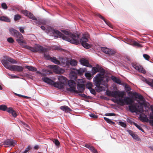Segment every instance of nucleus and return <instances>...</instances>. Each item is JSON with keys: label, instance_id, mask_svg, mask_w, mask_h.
Returning <instances> with one entry per match:
<instances>
[{"label": "nucleus", "instance_id": "7", "mask_svg": "<svg viewBox=\"0 0 153 153\" xmlns=\"http://www.w3.org/2000/svg\"><path fill=\"white\" fill-rule=\"evenodd\" d=\"M8 62L11 63H17L16 61L9 57L7 56L4 57V59L2 60L1 62L4 66L7 69L8 68L7 66L9 67L11 66L12 65H10Z\"/></svg>", "mask_w": 153, "mask_h": 153}, {"label": "nucleus", "instance_id": "15", "mask_svg": "<svg viewBox=\"0 0 153 153\" xmlns=\"http://www.w3.org/2000/svg\"><path fill=\"white\" fill-rule=\"evenodd\" d=\"M80 63L86 67L91 68L92 66L89 63L88 61L84 58H81L79 60Z\"/></svg>", "mask_w": 153, "mask_h": 153}, {"label": "nucleus", "instance_id": "4", "mask_svg": "<svg viewBox=\"0 0 153 153\" xmlns=\"http://www.w3.org/2000/svg\"><path fill=\"white\" fill-rule=\"evenodd\" d=\"M24 47L25 48L30 50L33 52L39 51L40 53H42L44 55V58L46 59L49 60L51 58L48 54V50L39 45H36L33 47L28 46H25Z\"/></svg>", "mask_w": 153, "mask_h": 153}, {"label": "nucleus", "instance_id": "42", "mask_svg": "<svg viewBox=\"0 0 153 153\" xmlns=\"http://www.w3.org/2000/svg\"><path fill=\"white\" fill-rule=\"evenodd\" d=\"M7 42L10 43H12L14 42V40L12 37H9L7 38Z\"/></svg>", "mask_w": 153, "mask_h": 153}, {"label": "nucleus", "instance_id": "60", "mask_svg": "<svg viewBox=\"0 0 153 153\" xmlns=\"http://www.w3.org/2000/svg\"><path fill=\"white\" fill-rule=\"evenodd\" d=\"M147 108V109H146V111H145L146 112H148L149 111V108Z\"/></svg>", "mask_w": 153, "mask_h": 153}, {"label": "nucleus", "instance_id": "43", "mask_svg": "<svg viewBox=\"0 0 153 153\" xmlns=\"http://www.w3.org/2000/svg\"><path fill=\"white\" fill-rule=\"evenodd\" d=\"M132 137L133 139L136 140H139V138H138L137 135L135 134H134Z\"/></svg>", "mask_w": 153, "mask_h": 153}, {"label": "nucleus", "instance_id": "26", "mask_svg": "<svg viewBox=\"0 0 153 153\" xmlns=\"http://www.w3.org/2000/svg\"><path fill=\"white\" fill-rule=\"evenodd\" d=\"M143 120L145 121H149V122L150 123V125L152 126L153 127V120H149L147 116L145 115L143 117Z\"/></svg>", "mask_w": 153, "mask_h": 153}, {"label": "nucleus", "instance_id": "11", "mask_svg": "<svg viewBox=\"0 0 153 153\" xmlns=\"http://www.w3.org/2000/svg\"><path fill=\"white\" fill-rule=\"evenodd\" d=\"M50 66L51 68L54 70V72L57 74H60L63 73L65 71L63 69L60 68L58 66L50 65Z\"/></svg>", "mask_w": 153, "mask_h": 153}, {"label": "nucleus", "instance_id": "1", "mask_svg": "<svg viewBox=\"0 0 153 153\" xmlns=\"http://www.w3.org/2000/svg\"><path fill=\"white\" fill-rule=\"evenodd\" d=\"M106 94L108 96L115 98L118 103L121 105H129V109L132 112L142 113L144 111L143 106L144 103L143 97L141 95L139 94L136 92H134L133 95L136 96V97L138 99V100H135L139 104L138 105L137 103L134 104V101L129 97H126L123 99L125 94V92L123 91H106Z\"/></svg>", "mask_w": 153, "mask_h": 153}, {"label": "nucleus", "instance_id": "35", "mask_svg": "<svg viewBox=\"0 0 153 153\" xmlns=\"http://www.w3.org/2000/svg\"><path fill=\"white\" fill-rule=\"evenodd\" d=\"M93 86L91 82H88L87 83L86 85V87L88 89H90L92 88V87Z\"/></svg>", "mask_w": 153, "mask_h": 153}, {"label": "nucleus", "instance_id": "40", "mask_svg": "<svg viewBox=\"0 0 153 153\" xmlns=\"http://www.w3.org/2000/svg\"><path fill=\"white\" fill-rule=\"evenodd\" d=\"M104 119L105 120L107 123H114V122L110 120L109 119L107 118L106 117H104Z\"/></svg>", "mask_w": 153, "mask_h": 153}, {"label": "nucleus", "instance_id": "63", "mask_svg": "<svg viewBox=\"0 0 153 153\" xmlns=\"http://www.w3.org/2000/svg\"><path fill=\"white\" fill-rule=\"evenodd\" d=\"M2 88L0 85V90H2Z\"/></svg>", "mask_w": 153, "mask_h": 153}, {"label": "nucleus", "instance_id": "24", "mask_svg": "<svg viewBox=\"0 0 153 153\" xmlns=\"http://www.w3.org/2000/svg\"><path fill=\"white\" fill-rule=\"evenodd\" d=\"M111 79L114 82L120 85H121V81L119 79L116 77L112 76Z\"/></svg>", "mask_w": 153, "mask_h": 153}, {"label": "nucleus", "instance_id": "49", "mask_svg": "<svg viewBox=\"0 0 153 153\" xmlns=\"http://www.w3.org/2000/svg\"><path fill=\"white\" fill-rule=\"evenodd\" d=\"M152 113H150L149 115V118L150 119L153 120V108L152 109Z\"/></svg>", "mask_w": 153, "mask_h": 153}, {"label": "nucleus", "instance_id": "52", "mask_svg": "<svg viewBox=\"0 0 153 153\" xmlns=\"http://www.w3.org/2000/svg\"><path fill=\"white\" fill-rule=\"evenodd\" d=\"M127 131L129 133V134L131 135V136H132L133 134H134L133 132L132 131L130 130H127Z\"/></svg>", "mask_w": 153, "mask_h": 153}, {"label": "nucleus", "instance_id": "64", "mask_svg": "<svg viewBox=\"0 0 153 153\" xmlns=\"http://www.w3.org/2000/svg\"><path fill=\"white\" fill-rule=\"evenodd\" d=\"M34 147L36 149L37 148H38V146H35Z\"/></svg>", "mask_w": 153, "mask_h": 153}, {"label": "nucleus", "instance_id": "53", "mask_svg": "<svg viewBox=\"0 0 153 153\" xmlns=\"http://www.w3.org/2000/svg\"><path fill=\"white\" fill-rule=\"evenodd\" d=\"M7 75L9 76L10 78H14V75L13 74H7Z\"/></svg>", "mask_w": 153, "mask_h": 153}, {"label": "nucleus", "instance_id": "10", "mask_svg": "<svg viewBox=\"0 0 153 153\" xmlns=\"http://www.w3.org/2000/svg\"><path fill=\"white\" fill-rule=\"evenodd\" d=\"M7 69L12 71H16L18 72H22L23 71V68L22 66L17 65H13L11 66L7 67Z\"/></svg>", "mask_w": 153, "mask_h": 153}, {"label": "nucleus", "instance_id": "41", "mask_svg": "<svg viewBox=\"0 0 153 153\" xmlns=\"http://www.w3.org/2000/svg\"><path fill=\"white\" fill-rule=\"evenodd\" d=\"M143 57L145 58V59L147 60H149L150 56L149 55L146 54H144L143 55Z\"/></svg>", "mask_w": 153, "mask_h": 153}, {"label": "nucleus", "instance_id": "17", "mask_svg": "<svg viewBox=\"0 0 153 153\" xmlns=\"http://www.w3.org/2000/svg\"><path fill=\"white\" fill-rule=\"evenodd\" d=\"M65 84V83L62 82H54L53 86L59 89H61L64 88Z\"/></svg>", "mask_w": 153, "mask_h": 153}, {"label": "nucleus", "instance_id": "55", "mask_svg": "<svg viewBox=\"0 0 153 153\" xmlns=\"http://www.w3.org/2000/svg\"><path fill=\"white\" fill-rule=\"evenodd\" d=\"M98 16L99 17H100V18L101 19H102V20H103V21H105V19H104L103 18V17L102 16H101V15H100V14H98Z\"/></svg>", "mask_w": 153, "mask_h": 153}, {"label": "nucleus", "instance_id": "54", "mask_svg": "<svg viewBox=\"0 0 153 153\" xmlns=\"http://www.w3.org/2000/svg\"><path fill=\"white\" fill-rule=\"evenodd\" d=\"M30 149V148L29 147H27L23 152V153H26Z\"/></svg>", "mask_w": 153, "mask_h": 153}, {"label": "nucleus", "instance_id": "23", "mask_svg": "<svg viewBox=\"0 0 153 153\" xmlns=\"http://www.w3.org/2000/svg\"><path fill=\"white\" fill-rule=\"evenodd\" d=\"M60 108L61 109L65 112H68L71 111V109L69 107L66 105L61 106Z\"/></svg>", "mask_w": 153, "mask_h": 153}, {"label": "nucleus", "instance_id": "5", "mask_svg": "<svg viewBox=\"0 0 153 153\" xmlns=\"http://www.w3.org/2000/svg\"><path fill=\"white\" fill-rule=\"evenodd\" d=\"M69 76L71 79L68 82V85L69 87V88H67V90L68 91L71 92H76V84L75 82H77L76 79H77V74L74 72L71 71L69 74Z\"/></svg>", "mask_w": 153, "mask_h": 153}, {"label": "nucleus", "instance_id": "32", "mask_svg": "<svg viewBox=\"0 0 153 153\" xmlns=\"http://www.w3.org/2000/svg\"><path fill=\"white\" fill-rule=\"evenodd\" d=\"M86 77L88 79H90L91 78V74L90 72H86L85 74Z\"/></svg>", "mask_w": 153, "mask_h": 153}, {"label": "nucleus", "instance_id": "25", "mask_svg": "<svg viewBox=\"0 0 153 153\" xmlns=\"http://www.w3.org/2000/svg\"><path fill=\"white\" fill-rule=\"evenodd\" d=\"M25 68L28 69L29 71H37L36 68L31 66H26Z\"/></svg>", "mask_w": 153, "mask_h": 153}, {"label": "nucleus", "instance_id": "20", "mask_svg": "<svg viewBox=\"0 0 153 153\" xmlns=\"http://www.w3.org/2000/svg\"><path fill=\"white\" fill-rule=\"evenodd\" d=\"M50 72L46 70H43L42 71H36V73L38 74L41 75L43 76H46L47 74H49Z\"/></svg>", "mask_w": 153, "mask_h": 153}, {"label": "nucleus", "instance_id": "45", "mask_svg": "<svg viewBox=\"0 0 153 153\" xmlns=\"http://www.w3.org/2000/svg\"><path fill=\"white\" fill-rule=\"evenodd\" d=\"M1 7L3 8L4 9H6L7 8V7L5 3H2L1 4Z\"/></svg>", "mask_w": 153, "mask_h": 153}, {"label": "nucleus", "instance_id": "30", "mask_svg": "<svg viewBox=\"0 0 153 153\" xmlns=\"http://www.w3.org/2000/svg\"><path fill=\"white\" fill-rule=\"evenodd\" d=\"M98 68L96 67H92L91 71L93 74H95L97 72L99 71V67L98 65L97 66Z\"/></svg>", "mask_w": 153, "mask_h": 153}, {"label": "nucleus", "instance_id": "27", "mask_svg": "<svg viewBox=\"0 0 153 153\" xmlns=\"http://www.w3.org/2000/svg\"><path fill=\"white\" fill-rule=\"evenodd\" d=\"M0 20L7 22L10 21V19L8 17L5 16L0 17Z\"/></svg>", "mask_w": 153, "mask_h": 153}, {"label": "nucleus", "instance_id": "37", "mask_svg": "<svg viewBox=\"0 0 153 153\" xmlns=\"http://www.w3.org/2000/svg\"><path fill=\"white\" fill-rule=\"evenodd\" d=\"M118 124L124 128H126V123L120 121L118 122Z\"/></svg>", "mask_w": 153, "mask_h": 153}, {"label": "nucleus", "instance_id": "39", "mask_svg": "<svg viewBox=\"0 0 153 153\" xmlns=\"http://www.w3.org/2000/svg\"><path fill=\"white\" fill-rule=\"evenodd\" d=\"M89 115L92 118L96 119L98 117V116L97 115L92 113L89 114Z\"/></svg>", "mask_w": 153, "mask_h": 153}, {"label": "nucleus", "instance_id": "51", "mask_svg": "<svg viewBox=\"0 0 153 153\" xmlns=\"http://www.w3.org/2000/svg\"><path fill=\"white\" fill-rule=\"evenodd\" d=\"M19 29L21 32L23 33L24 32V28L23 27H19Z\"/></svg>", "mask_w": 153, "mask_h": 153}, {"label": "nucleus", "instance_id": "33", "mask_svg": "<svg viewBox=\"0 0 153 153\" xmlns=\"http://www.w3.org/2000/svg\"><path fill=\"white\" fill-rule=\"evenodd\" d=\"M86 71L85 68H80L78 70L77 72L78 73L82 74Z\"/></svg>", "mask_w": 153, "mask_h": 153}, {"label": "nucleus", "instance_id": "28", "mask_svg": "<svg viewBox=\"0 0 153 153\" xmlns=\"http://www.w3.org/2000/svg\"><path fill=\"white\" fill-rule=\"evenodd\" d=\"M69 63L72 66H75L77 65V61L75 60L71 59L69 62Z\"/></svg>", "mask_w": 153, "mask_h": 153}, {"label": "nucleus", "instance_id": "56", "mask_svg": "<svg viewBox=\"0 0 153 153\" xmlns=\"http://www.w3.org/2000/svg\"><path fill=\"white\" fill-rule=\"evenodd\" d=\"M91 146L88 145V144H86L85 145V147L86 148L89 149L90 147Z\"/></svg>", "mask_w": 153, "mask_h": 153}, {"label": "nucleus", "instance_id": "6", "mask_svg": "<svg viewBox=\"0 0 153 153\" xmlns=\"http://www.w3.org/2000/svg\"><path fill=\"white\" fill-rule=\"evenodd\" d=\"M9 31L12 35L18 38L16 40V41L20 45L22 46L24 48H25L24 47L25 46H27L25 45L26 44L25 41L23 39V37L22 35L19 31L13 28H10Z\"/></svg>", "mask_w": 153, "mask_h": 153}, {"label": "nucleus", "instance_id": "21", "mask_svg": "<svg viewBox=\"0 0 153 153\" xmlns=\"http://www.w3.org/2000/svg\"><path fill=\"white\" fill-rule=\"evenodd\" d=\"M129 43L130 45H131L134 46H137L138 47H142V45L138 43L136 41L133 40H131L130 41Z\"/></svg>", "mask_w": 153, "mask_h": 153}, {"label": "nucleus", "instance_id": "57", "mask_svg": "<svg viewBox=\"0 0 153 153\" xmlns=\"http://www.w3.org/2000/svg\"><path fill=\"white\" fill-rule=\"evenodd\" d=\"M108 114V115L109 116H113L115 115V114L113 113H109Z\"/></svg>", "mask_w": 153, "mask_h": 153}, {"label": "nucleus", "instance_id": "13", "mask_svg": "<svg viewBox=\"0 0 153 153\" xmlns=\"http://www.w3.org/2000/svg\"><path fill=\"white\" fill-rule=\"evenodd\" d=\"M101 50L104 53L112 55L115 53V51L113 50L105 47H101Z\"/></svg>", "mask_w": 153, "mask_h": 153}, {"label": "nucleus", "instance_id": "12", "mask_svg": "<svg viewBox=\"0 0 153 153\" xmlns=\"http://www.w3.org/2000/svg\"><path fill=\"white\" fill-rule=\"evenodd\" d=\"M78 83L77 88L79 91L80 92H83L84 90V86L83 85V82L81 79L78 80L77 82Z\"/></svg>", "mask_w": 153, "mask_h": 153}, {"label": "nucleus", "instance_id": "31", "mask_svg": "<svg viewBox=\"0 0 153 153\" xmlns=\"http://www.w3.org/2000/svg\"><path fill=\"white\" fill-rule=\"evenodd\" d=\"M7 106L4 105H0V110L3 111H7Z\"/></svg>", "mask_w": 153, "mask_h": 153}, {"label": "nucleus", "instance_id": "9", "mask_svg": "<svg viewBox=\"0 0 153 153\" xmlns=\"http://www.w3.org/2000/svg\"><path fill=\"white\" fill-rule=\"evenodd\" d=\"M16 143V140L13 139H7L5 140L4 142V145L6 147H10L12 146H14Z\"/></svg>", "mask_w": 153, "mask_h": 153}, {"label": "nucleus", "instance_id": "38", "mask_svg": "<svg viewBox=\"0 0 153 153\" xmlns=\"http://www.w3.org/2000/svg\"><path fill=\"white\" fill-rule=\"evenodd\" d=\"M89 149L93 153H98L97 150L93 146H91Z\"/></svg>", "mask_w": 153, "mask_h": 153}, {"label": "nucleus", "instance_id": "59", "mask_svg": "<svg viewBox=\"0 0 153 153\" xmlns=\"http://www.w3.org/2000/svg\"><path fill=\"white\" fill-rule=\"evenodd\" d=\"M15 94H16V95H17V96H19V97H22L23 96V95H21V94H16V93Z\"/></svg>", "mask_w": 153, "mask_h": 153}, {"label": "nucleus", "instance_id": "19", "mask_svg": "<svg viewBox=\"0 0 153 153\" xmlns=\"http://www.w3.org/2000/svg\"><path fill=\"white\" fill-rule=\"evenodd\" d=\"M7 112L9 114H11L14 117H16L17 116L16 112L11 107L8 108L7 110Z\"/></svg>", "mask_w": 153, "mask_h": 153}, {"label": "nucleus", "instance_id": "46", "mask_svg": "<svg viewBox=\"0 0 153 153\" xmlns=\"http://www.w3.org/2000/svg\"><path fill=\"white\" fill-rule=\"evenodd\" d=\"M53 141V143L55 144L56 146H58L59 144V142L57 140H54Z\"/></svg>", "mask_w": 153, "mask_h": 153}, {"label": "nucleus", "instance_id": "61", "mask_svg": "<svg viewBox=\"0 0 153 153\" xmlns=\"http://www.w3.org/2000/svg\"><path fill=\"white\" fill-rule=\"evenodd\" d=\"M19 78V77L17 76H16V75H14V78Z\"/></svg>", "mask_w": 153, "mask_h": 153}, {"label": "nucleus", "instance_id": "62", "mask_svg": "<svg viewBox=\"0 0 153 153\" xmlns=\"http://www.w3.org/2000/svg\"><path fill=\"white\" fill-rule=\"evenodd\" d=\"M22 97H25V98H28V97H27V96H22Z\"/></svg>", "mask_w": 153, "mask_h": 153}, {"label": "nucleus", "instance_id": "18", "mask_svg": "<svg viewBox=\"0 0 153 153\" xmlns=\"http://www.w3.org/2000/svg\"><path fill=\"white\" fill-rule=\"evenodd\" d=\"M42 79L44 82L49 85H53L54 84V81L48 77L42 78Z\"/></svg>", "mask_w": 153, "mask_h": 153}, {"label": "nucleus", "instance_id": "50", "mask_svg": "<svg viewBox=\"0 0 153 153\" xmlns=\"http://www.w3.org/2000/svg\"><path fill=\"white\" fill-rule=\"evenodd\" d=\"M105 23L108 25L110 27H112V25L111 24V23L108 22L106 20H105V21H104Z\"/></svg>", "mask_w": 153, "mask_h": 153}, {"label": "nucleus", "instance_id": "58", "mask_svg": "<svg viewBox=\"0 0 153 153\" xmlns=\"http://www.w3.org/2000/svg\"><path fill=\"white\" fill-rule=\"evenodd\" d=\"M23 124L25 127L27 128H29L28 125H27V124H25V123H23Z\"/></svg>", "mask_w": 153, "mask_h": 153}, {"label": "nucleus", "instance_id": "34", "mask_svg": "<svg viewBox=\"0 0 153 153\" xmlns=\"http://www.w3.org/2000/svg\"><path fill=\"white\" fill-rule=\"evenodd\" d=\"M133 124L139 130L143 132H144V131L142 128L141 127L140 125L135 123H133Z\"/></svg>", "mask_w": 153, "mask_h": 153}, {"label": "nucleus", "instance_id": "3", "mask_svg": "<svg viewBox=\"0 0 153 153\" xmlns=\"http://www.w3.org/2000/svg\"><path fill=\"white\" fill-rule=\"evenodd\" d=\"M100 69V73L97 74L93 79L94 84L97 86L96 89L99 92L105 90V87L108 86L107 83L108 80V77L105 75V70L103 69Z\"/></svg>", "mask_w": 153, "mask_h": 153}, {"label": "nucleus", "instance_id": "36", "mask_svg": "<svg viewBox=\"0 0 153 153\" xmlns=\"http://www.w3.org/2000/svg\"><path fill=\"white\" fill-rule=\"evenodd\" d=\"M21 16L19 15H16L14 16V20L15 21L19 20L21 18Z\"/></svg>", "mask_w": 153, "mask_h": 153}, {"label": "nucleus", "instance_id": "29", "mask_svg": "<svg viewBox=\"0 0 153 153\" xmlns=\"http://www.w3.org/2000/svg\"><path fill=\"white\" fill-rule=\"evenodd\" d=\"M50 59L52 62L54 63L55 64L59 65L60 64V62L59 60H58L55 57H51Z\"/></svg>", "mask_w": 153, "mask_h": 153}, {"label": "nucleus", "instance_id": "48", "mask_svg": "<svg viewBox=\"0 0 153 153\" xmlns=\"http://www.w3.org/2000/svg\"><path fill=\"white\" fill-rule=\"evenodd\" d=\"M89 90H90V91L91 94H96V91L94 89L91 88Z\"/></svg>", "mask_w": 153, "mask_h": 153}, {"label": "nucleus", "instance_id": "14", "mask_svg": "<svg viewBox=\"0 0 153 153\" xmlns=\"http://www.w3.org/2000/svg\"><path fill=\"white\" fill-rule=\"evenodd\" d=\"M22 13L25 15L35 21H37V19L31 13L26 10H22Z\"/></svg>", "mask_w": 153, "mask_h": 153}, {"label": "nucleus", "instance_id": "8", "mask_svg": "<svg viewBox=\"0 0 153 153\" xmlns=\"http://www.w3.org/2000/svg\"><path fill=\"white\" fill-rule=\"evenodd\" d=\"M131 66L139 72H140L144 74L146 73L145 71L142 67L138 63H132L131 64Z\"/></svg>", "mask_w": 153, "mask_h": 153}, {"label": "nucleus", "instance_id": "2", "mask_svg": "<svg viewBox=\"0 0 153 153\" xmlns=\"http://www.w3.org/2000/svg\"><path fill=\"white\" fill-rule=\"evenodd\" d=\"M46 30L48 33H52L53 35H57L63 39L71 43L77 45L80 42L82 46L88 49L91 47V45L88 42L89 35L88 34L83 35L82 37L80 39L79 35L72 33L65 30H61L65 34H62L57 30L53 29L51 27H48Z\"/></svg>", "mask_w": 153, "mask_h": 153}, {"label": "nucleus", "instance_id": "16", "mask_svg": "<svg viewBox=\"0 0 153 153\" xmlns=\"http://www.w3.org/2000/svg\"><path fill=\"white\" fill-rule=\"evenodd\" d=\"M34 22L37 25H39V27H40L41 28L42 30H45V27L43 26H40V25H41V23L43 25L46 24V22L45 20H42L40 21H38L37 20V21H35Z\"/></svg>", "mask_w": 153, "mask_h": 153}, {"label": "nucleus", "instance_id": "47", "mask_svg": "<svg viewBox=\"0 0 153 153\" xmlns=\"http://www.w3.org/2000/svg\"><path fill=\"white\" fill-rule=\"evenodd\" d=\"M126 120L128 122L131 124H132V123H134L132 122V119L131 118H130L129 117L127 118L126 119Z\"/></svg>", "mask_w": 153, "mask_h": 153}, {"label": "nucleus", "instance_id": "44", "mask_svg": "<svg viewBox=\"0 0 153 153\" xmlns=\"http://www.w3.org/2000/svg\"><path fill=\"white\" fill-rule=\"evenodd\" d=\"M125 88H126V92L128 93L130 92L131 89L130 87L128 85H126L125 86Z\"/></svg>", "mask_w": 153, "mask_h": 153}, {"label": "nucleus", "instance_id": "22", "mask_svg": "<svg viewBox=\"0 0 153 153\" xmlns=\"http://www.w3.org/2000/svg\"><path fill=\"white\" fill-rule=\"evenodd\" d=\"M58 78L59 82L65 84L66 81V78L61 75L59 76Z\"/></svg>", "mask_w": 153, "mask_h": 153}]
</instances>
